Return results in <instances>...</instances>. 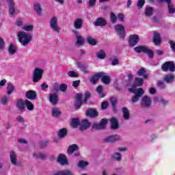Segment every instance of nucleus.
I'll return each mask as SVG.
<instances>
[{
  "label": "nucleus",
  "instance_id": "nucleus-1",
  "mask_svg": "<svg viewBox=\"0 0 175 175\" xmlns=\"http://www.w3.org/2000/svg\"><path fill=\"white\" fill-rule=\"evenodd\" d=\"M18 39L22 46H27L32 41V34L25 31H18Z\"/></svg>",
  "mask_w": 175,
  "mask_h": 175
},
{
  "label": "nucleus",
  "instance_id": "nucleus-2",
  "mask_svg": "<svg viewBox=\"0 0 175 175\" xmlns=\"http://www.w3.org/2000/svg\"><path fill=\"white\" fill-rule=\"evenodd\" d=\"M44 72V71L43 70V69L36 68L32 75L33 83H39V81L42 80V77H43Z\"/></svg>",
  "mask_w": 175,
  "mask_h": 175
},
{
  "label": "nucleus",
  "instance_id": "nucleus-3",
  "mask_svg": "<svg viewBox=\"0 0 175 175\" xmlns=\"http://www.w3.org/2000/svg\"><path fill=\"white\" fill-rule=\"evenodd\" d=\"M135 53H146L149 55V57L154 58V52L152 50L146 49V46L140 45L134 48Z\"/></svg>",
  "mask_w": 175,
  "mask_h": 175
},
{
  "label": "nucleus",
  "instance_id": "nucleus-4",
  "mask_svg": "<svg viewBox=\"0 0 175 175\" xmlns=\"http://www.w3.org/2000/svg\"><path fill=\"white\" fill-rule=\"evenodd\" d=\"M151 98L148 96H144L141 100V109H150L152 103Z\"/></svg>",
  "mask_w": 175,
  "mask_h": 175
},
{
  "label": "nucleus",
  "instance_id": "nucleus-5",
  "mask_svg": "<svg viewBox=\"0 0 175 175\" xmlns=\"http://www.w3.org/2000/svg\"><path fill=\"white\" fill-rule=\"evenodd\" d=\"M49 24H50V27H51V29H53V31L54 32L58 33V32H59V31H61V28L58 25V19L57 18L56 16H53L51 18Z\"/></svg>",
  "mask_w": 175,
  "mask_h": 175
},
{
  "label": "nucleus",
  "instance_id": "nucleus-6",
  "mask_svg": "<svg viewBox=\"0 0 175 175\" xmlns=\"http://www.w3.org/2000/svg\"><path fill=\"white\" fill-rule=\"evenodd\" d=\"M162 70L163 72H175V64L174 62H165L161 67Z\"/></svg>",
  "mask_w": 175,
  "mask_h": 175
},
{
  "label": "nucleus",
  "instance_id": "nucleus-7",
  "mask_svg": "<svg viewBox=\"0 0 175 175\" xmlns=\"http://www.w3.org/2000/svg\"><path fill=\"white\" fill-rule=\"evenodd\" d=\"M107 119H102L99 124H94L92 126V129H96V131L106 129V125H107Z\"/></svg>",
  "mask_w": 175,
  "mask_h": 175
},
{
  "label": "nucleus",
  "instance_id": "nucleus-8",
  "mask_svg": "<svg viewBox=\"0 0 175 175\" xmlns=\"http://www.w3.org/2000/svg\"><path fill=\"white\" fill-rule=\"evenodd\" d=\"M115 31L122 39H125V27L121 24H118L114 26Z\"/></svg>",
  "mask_w": 175,
  "mask_h": 175
},
{
  "label": "nucleus",
  "instance_id": "nucleus-9",
  "mask_svg": "<svg viewBox=\"0 0 175 175\" xmlns=\"http://www.w3.org/2000/svg\"><path fill=\"white\" fill-rule=\"evenodd\" d=\"M139 40L140 38L137 34L131 35L129 39V44L131 47H135Z\"/></svg>",
  "mask_w": 175,
  "mask_h": 175
},
{
  "label": "nucleus",
  "instance_id": "nucleus-10",
  "mask_svg": "<svg viewBox=\"0 0 175 175\" xmlns=\"http://www.w3.org/2000/svg\"><path fill=\"white\" fill-rule=\"evenodd\" d=\"M121 137L118 135H109L104 139L105 143H116V142H120Z\"/></svg>",
  "mask_w": 175,
  "mask_h": 175
},
{
  "label": "nucleus",
  "instance_id": "nucleus-11",
  "mask_svg": "<svg viewBox=\"0 0 175 175\" xmlns=\"http://www.w3.org/2000/svg\"><path fill=\"white\" fill-rule=\"evenodd\" d=\"M9 8V14L10 16H14L16 13V3L13 0H7Z\"/></svg>",
  "mask_w": 175,
  "mask_h": 175
},
{
  "label": "nucleus",
  "instance_id": "nucleus-12",
  "mask_svg": "<svg viewBox=\"0 0 175 175\" xmlns=\"http://www.w3.org/2000/svg\"><path fill=\"white\" fill-rule=\"evenodd\" d=\"M72 32L75 33L77 42L75 43L76 46H83L84 44V38L83 36H80L79 31L74 30Z\"/></svg>",
  "mask_w": 175,
  "mask_h": 175
},
{
  "label": "nucleus",
  "instance_id": "nucleus-13",
  "mask_svg": "<svg viewBox=\"0 0 175 175\" xmlns=\"http://www.w3.org/2000/svg\"><path fill=\"white\" fill-rule=\"evenodd\" d=\"M153 43L155 46H161V43H162L161 34L157 31H154L153 33Z\"/></svg>",
  "mask_w": 175,
  "mask_h": 175
},
{
  "label": "nucleus",
  "instance_id": "nucleus-14",
  "mask_svg": "<svg viewBox=\"0 0 175 175\" xmlns=\"http://www.w3.org/2000/svg\"><path fill=\"white\" fill-rule=\"evenodd\" d=\"M142 95H144V90H143V88H138L137 92L135 93V96L133 97V103H136V102L140 99Z\"/></svg>",
  "mask_w": 175,
  "mask_h": 175
},
{
  "label": "nucleus",
  "instance_id": "nucleus-15",
  "mask_svg": "<svg viewBox=\"0 0 175 175\" xmlns=\"http://www.w3.org/2000/svg\"><path fill=\"white\" fill-rule=\"evenodd\" d=\"M94 25L95 27H105L107 25V21L105 18H97L94 22Z\"/></svg>",
  "mask_w": 175,
  "mask_h": 175
},
{
  "label": "nucleus",
  "instance_id": "nucleus-16",
  "mask_svg": "<svg viewBox=\"0 0 175 175\" xmlns=\"http://www.w3.org/2000/svg\"><path fill=\"white\" fill-rule=\"evenodd\" d=\"M77 66L80 68V70L81 72H83V73H88L90 72V70L88 69V65L86 64H83L81 62H77L76 63Z\"/></svg>",
  "mask_w": 175,
  "mask_h": 175
},
{
  "label": "nucleus",
  "instance_id": "nucleus-17",
  "mask_svg": "<svg viewBox=\"0 0 175 175\" xmlns=\"http://www.w3.org/2000/svg\"><path fill=\"white\" fill-rule=\"evenodd\" d=\"M111 121V129L112 131H116L117 129H119L120 124H118V120L116 118H111L110 119Z\"/></svg>",
  "mask_w": 175,
  "mask_h": 175
},
{
  "label": "nucleus",
  "instance_id": "nucleus-18",
  "mask_svg": "<svg viewBox=\"0 0 175 175\" xmlns=\"http://www.w3.org/2000/svg\"><path fill=\"white\" fill-rule=\"evenodd\" d=\"M137 75L140 77H143V79H144L145 80H146V79H148V75H147V70L144 67H142L137 70Z\"/></svg>",
  "mask_w": 175,
  "mask_h": 175
},
{
  "label": "nucleus",
  "instance_id": "nucleus-19",
  "mask_svg": "<svg viewBox=\"0 0 175 175\" xmlns=\"http://www.w3.org/2000/svg\"><path fill=\"white\" fill-rule=\"evenodd\" d=\"M118 100L116 97H111L109 98V103L112 106V110L114 113H117V103Z\"/></svg>",
  "mask_w": 175,
  "mask_h": 175
},
{
  "label": "nucleus",
  "instance_id": "nucleus-20",
  "mask_svg": "<svg viewBox=\"0 0 175 175\" xmlns=\"http://www.w3.org/2000/svg\"><path fill=\"white\" fill-rule=\"evenodd\" d=\"M90 122H88L87 119H84L80 124L79 130L82 131H87L88 129L90 128Z\"/></svg>",
  "mask_w": 175,
  "mask_h": 175
},
{
  "label": "nucleus",
  "instance_id": "nucleus-21",
  "mask_svg": "<svg viewBox=\"0 0 175 175\" xmlns=\"http://www.w3.org/2000/svg\"><path fill=\"white\" fill-rule=\"evenodd\" d=\"M25 96L30 100H35V99H36V92L33 90H28L26 92Z\"/></svg>",
  "mask_w": 175,
  "mask_h": 175
},
{
  "label": "nucleus",
  "instance_id": "nucleus-22",
  "mask_svg": "<svg viewBox=\"0 0 175 175\" xmlns=\"http://www.w3.org/2000/svg\"><path fill=\"white\" fill-rule=\"evenodd\" d=\"M80 150V148L77 144H72L68 146L67 152L68 155H72L75 151H79Z\"/></svg>",
  "mask_w": 175,
  "mask_h": 175
},
{
  "label": "nucleus",
  "instance_id": "nucleus-23",
  "mask_svg": "<svg viewBox=\"0 0 175 175\" xmlns=\"http://www.w3.org/2000/svg\"><path fill=\"white\" fill-rule=\"evenodd\" d=\"M49 101L55 106L58 103V94L56 93L49 94Z\"/></svg>",
  "mask_w": 175,
  "mask_h": 175
},
{
  "label": "nucleus",
  "instance_id": "nucleus-24",
  "mask_svg": "<svg viewBox=\"0 0 175 175\" xmlns=\"http://www.w3.org/2000/svg\"><path fill=\"white\" fill-rule=\"evenodd\" d=\"M73 24L75 29H81L83 28V19L77 18L74 21Z\"/></svg>",
  "mask_w": 175,
  "mask_h": 175
},
{
  "label": "nucleus",
  "instance_id": "nucleus-25",
  "mask_svg": "<svg viewBox=\"0 0 175 175\" xmlns=\"http://www.w3.org/2000/svg\"><path fill=\"white\" fill-rule=\"evenodd\" d=\"M57 161L60 165H68V159H66V156L65 154H59Z\"/></svg>",
  "mask_w": 175,
  "mask_h": 175
},
{
  "label": "nucleus",
  "instance_id": "nucleus-26",
  "mask_svg": "<svg viewBox=\"0 0 175 175\" xmlns=\"http://www.w3.org/2000/svg\"><path fill=\"white\" fill-rule=\"evenodd\" d=\"M103 72H98L97 74H95L93 77H92V78L90 79V81L91 83H92V84H96V82L98 81V80H99V79H100V77H102V76H103Z\"/></svg>",
  "mask_w": 175,
  "mask_h": 175
},
{
  "label": "nucleus",
  "instance_id": "nucleus-27",
  "mask_svg": "<svg viewBox=\"0 0 175 175\" xmlns=\"http://www.w3.org/2000/svg\"><path fill=\"white\" fill-rule=\"evenodd\" d=\"M10 159L11 163L16 166V165H17V154L14 151H11L10 152Z\"/></svg>",
  "mask_w": 175,
  "mask_h": 175
},
{
  "label": "nucleus",
  "instance_id": "nucleus-28",
  "mask_svg": "<svg viewBox=\"0 0 175 175\" xmlns=\"http://www.w3.org/2000/svg\"><path fill=\"white\" fill-rule=\"evenodd\" d=\"M174 78H175L174 75L168 74L164 76L163 81H165L167 84H171V83H173V81H174Z\"/></svg>",
  "mask_w": 175,
  "mask_h": 175
},
{
  "label": "nucleus",
  "instance_id": "nucleus-29",
  "mask_svg": "<svg viewBox=\"0 0 175 175\" xmlns=\"http://www.w3.org/2000/svg\"><path fill=\"white\" fill-rule=\"evenodd\" d=\"M86 116H88V117H91L92 118L98 117V111H95L94 109H89L86 111Z\"/></svg>",
  "mask_w": 175,
  "mask_h": 175
},
{
  "label": "nucleus",
  "instance_id": "nucleus-30",
  "mask_svg": "<svg viewBox=\"0 0 175 175\" xmlns=\"http://www.w3.org/2000/svg\"><path fill=\"white\" fill-rule=\"evenodd\" d=\"M33 9L38 16H42V6L39 3H33Z\"/></svg>",
  "mask_w": 175,
  "mask_h": 175
},
{
  "label": "nucleus",
  "instance_id": "nucleus-31",
  "mask_svg": "<svg viewBox=\"0 0 175 175\" xmlns=\"http://www.w3.org/2000/svg\"><path fill=\"white\" fill-rule=\"evenodd\" d=\"M122 111L123 113V118L124 120H129V118H131V114L129 113V110L128 108L123 107L122 108Z\"/></svg>",
  "mask_w": 175,
  "mask_h": 175
},
{
  "label": "nucleus",
  "instance_id": "nucleus-32",
  "mask_svg": "<svg viewBox=\"0 0 175 175\" xmlns=\"http://www.w3.org/2000/svg\"><path fill=\"white\" fill-rule=\"evenodd\" d=\"M16 107L19 109V110H21V111H24V109H25V101L23 100H18L16 102Z\"/></svg>",
  "mask_w": 175,
  "mask_h": 175
},
{
  "label": "nucleus",
  "instance_id": "nucleus-33",
  "mask_svg": "<svg viewBox=\"0 0 175 175\" xmlns=\"http://www.w3.org/2000/svg\"><path fill=\"white\" fill-rule=\"evenodd\" d=\"M68 135V130L66 129H62L59 131L58 137L59 139H64Z\"/></svg>",
  "mask_w": 175,
  "mask_h": 175
},
{
  "label": "nucleus",
  "instance_id": "nucleus-34",
  "mask_svg": "<svg viewBox=\"0 0 175 175\" xmlns=\"http://www.w3.org/2000/svg\"><path fill=\"white\" fill-rule=\"evenodd\" d=\"M144 83V81L143 80V79L140 77H137L135 79L134 85H135L136 87H142Z\"/></svg>",
  "mask_w": 175,
  "mask_h": 175
},
{
  "label": "nucleus",
  "instance_id": "nucleus-35",
  "mask_svg": "<svg viewBox=\"0 0 175 175\" xmlns=\"http://www.w3.org/2000/svg\"><path fill=\"white\" fill-rule=\"evenodd\" d=\"M8 52L10 55H14V54H16V53L17 52V49L13 44H10V46L8 48Z\"/></svg>",
  "mask_w": 175,
  "mask_h": 175
},
{
  "label": "nucleus",
  "instance_id": "nucleus-36",
  "mask_svg": "<svg viewBox=\"0 0 175 175\" xmlns=\"http://www.w3.org/2000/svg\"><path fill=\"white\" fill-rule=\"evenodd\" d=\"M87 42L91 46H96V44H98V42H96V40L91 36H88L87 38Z\"/></svg>",
  "mask_w": 175,
  "mask_h": 175
},
{
  "label": "nucleus",
  "instance_id": "nucleus-37",
  "mask_svg": "<svg viewBox=\"0 0 175 175\" xmlns=\"http://www.w3.org/2000/svg\"><path fill=\"white\" fill-rule=\"evenodd\" d=\"M152 13H154V9L152 7H148L145 10L146 17H151V16H152Z\"/></svg>",
  "mask_w": 175,
  "mask_h": 175
},
{
  "label": "nucleus",
  "instance_id": "nucleus-38",
  "mask_svg": "<svg viewBox=\"0 0 175 175\" xmlns=\"http://www.w3.org/2000/svg\"><path fill=\"white\" fill-rule=\"evenodd\" d=\"M96 57L99 58V59H105L106 58V53L103 49H100L97 53Z\"/></svg>",
  "mask_w": 175,
  "mask_h": 175
},
{
  "label": "nucleus",
  "instance_id": "nucleus-39",
  "mask_svg": "<svg viewBox=\"0 0 175 175\" xmlns=\"http://www.w3.org/2000/svg\"><path fill=\"white\" fill-rule=\"evenodd\" d=\"M79 125H80V120L79 118H72L71 120V126L72 128H76L77 126H79Z\"/></svg>",
  "mask_w": 175,
  "mask_h": 175
},
{
  "label": "nucleus",
  "instance_id": "nucleus-40",
  "mask_svg": "<svg viewBox=\"0 0 175 175\" xmlns=\"http://www.w3.org/2000/svg\"><path fill=\"white\" fill-rule=\"evenodd\" d=\"M53 175H73V173H72L70 171L68 170H65L63 171H59L57 173L53 174Z\"/></svg>",
  "mask_w": 175,
  "mask_h": 175
},
{
  "label": "nucleus",
  "instance_id": "nucleus-41",
  "mask_svg": "<svg viewBox=\"0 0 175 175\" xmlns=\"http://www.w3.org/2000/svg\"><path fill=\"white\" fill-rule=\"evenodd\" d=\"M111 158L113 159L115 161L120 162L121 159H122V155L120 152H116L111 156Z\"/></svg>",
  "mask_w": 175,
  "mask_h": 175
},
{
  "label": "nucleus",
  "instance_id": "nucleus-42",
  "mask_svg": "<svg viewBox=\"0 0 175 175\" xmlns=\"http://www.w3.org/2000/svg\"><path fill=\"white\" fill-rule=\"evenodd\" d=\"M104 75L101 77V81L104 84H110V77L107 75H105V72H103Z\"/></svg>",
  "mask_w": 175,
  "mask_h": 175
},
{
  "label": "nucleus",
  "instance_id": "nucleus-43",
  "mask_svg": "<svg viewBox=\"0 0 175 175\" xmlns=\"http://www.w3.org/2000/svg\"><path fill=\"white\" fill-rule=\"evenodd\" d=\"M25 105H26L27 110H29L30 111H32V110H33V104H32L31 101L25 100Z\"/></svg>",
  "mask_w": 175,
  "mask_h": 175
},
{
  "label": "nucleus",
  "instance_id": "nucleus-44",
  "mask_svg": "<svg viewBox=\"0 0 175 175\" xmlns=\"http://www.w3.org/2000/svg\"><path fill=\"white\" fill-rule=\"evenodd\" d=\"M14 91V86L12 83H8L7 87V94L8 95H12Z\"/></svg>",
  "mask_w": 175,
  "mask_h": 175
},
{
  "label": "nucleus",
  "instance_id": "nucleus-45",
  "mask_svg": "<svg viewBox=\"0 0 175 175\" xmlns=\"http://www.w3.org/2000/svg\"><path fill=\"white\" fill-rule=\"evenodd\" d=\"M9 100H10V97L8 96H3L1 98V104L3 105L4 106H8V103H9Z\"/></svg>",
  "mask_w": 175,
  "mask_h": 175
},
{
  "label": "nucleus",
  "instance_id": "nucleus-46",
  "mask_svg": "<svg viewBox=\"0 0 175 175\" xmlns=\"http://www.w3.org/2000/svg\"><path fill=\"white\" fill-rule=\"evenodd\" d=\"M52 116L53 117L58 118L61 116V112L58 108H53L52 109Z\"/></svg>",
  "mask_w": 175,
  "mask_h": 175
},
{
  "label": "nucleus",
  "instance_id": "nucleus-47",
  "mask_svg": "<svg viewBox=\"0 0 175 175\" xmlns=\"http://www.w3.org/2000/svg\"><path fill=\"white\" fill-rule=\"evenodd\" d=\"M96 91L98 94L100 95V98H105V96H106V95H105L103 93V87H102V85H99L96 88Z\"/></svg>",
  "mask_w": 175,
  "mask_h": 175
},
{
  "label": "nucleus",
  "instance_id": "nucleus-48",
  "mask_svg": "<svg viewBox=\"0 0 175 175\" xmlns=\"http://www.w3.org/2000/svg\"><path fill=\"white\" fill-rule=\"evenodd\" d=\"M85 166H88V162L84 160H80L78 163V167H81V169H83Z\"/></svg>",
  "mask_w": 175,
  "mask_h": 175
},
{
  "label": "nucleus",
  "instance_id": "nucleus-49",
  "mask_svg": "<svg viewBox=\"0 0 175 175\" xmlns=\"http://www.w3.org/2000/svg\"><path fill=\"white\" fill-rule=\"evenodd\" d=\"M90 98H91V93H90V92H86L85 93L84 99L83 100V104L87 105V101L88 100V99H90Z\"/></svg>",
  "mask_w": 175,
  "mask_h": 175
},
{
  "label": "nucleus",
  "instance_id": "nucleus-50",
  "mask_svg": "<svg viewBox=\"0 0 175 175\" xmlns=\"http://www.w3.org/2000/svg\"><path fill=\"white\" fill-rule=\"evenodd\" d=\"M110 20L112 24H116L117 23V15L113 12H111Z\"/></svg>",
  "mask_w": 175,
  "mask_h": 175
},
{
  "label": "nucleus",
  "instance_id": "nucleus-51",
  "mask_svg": "<svg viewBox=\"0 0 175 175\" xmlns=\"http://www.w3.org/2000/svg\"><path fill=\"white\" fill-rule=\"evenodd\" d=\"M68 90V85L66 83H62L59 85V91H62V92H66V90Z\"/></svg>",
  "mask_w": 175,
  "mask_h": 175
},
{
  "label": "nucleus",
  "instance_id": "nucleus-52",
  "mask_svg": "<svg viewBox=\"0 0 175 175\" xmlns=\"http://www.w3.org/2000/svg\"><path fill=\"white\" fill-rule=\"evenodd\" d=\"M144 3H146V0H138L137 3L138 9H142L144 6Z\"/></svg>",
  "mask_w": 175,
  "mask_h": 175
},
{
  "label": "nucleus",
  "instance_id": "nucleus-53",
  "mask_svg": "<svg viewBox=\"0 0 175 175\" xmlns=\"http://www.w3.org/2000/svg\"><path fill=\"white\" fill-rule=\"evenodd\" d=\"M23 29L24 31H33V25H25V26L23 27Z\"/></svg>",
  "mask_w": 175,
  "mask_h": 175
},
{
  "label": "nucleus",
  "instance_id": "nucleus-54",
  "mask_svg": "<svg viewBox=\"0 0 175 175\" xmlns=\"http://www.w3.org/2000/svg\"><path fill=\"white\" fill-rule=\"evenodd\" d=\"M34 158H40L41 159H44V158H46V154H43V153H34Z\"/></svg>",
  "mask_w": 175,
  "mask_h": 175
},
{
  "label": "nucleus",
  "instance_id": "nucleus-55",
  "mask_svg": "<svg viewBox=\"0 0 175 175\" xmlns=\"http://www.w3.org/2000/svg\"><path fill=\"white\" fill-rule=\"evenodd\" d=\"M82 105L83 101H76V103L74 104V107L76 110H79Z\"/></svg>",
  "mask_w": 175,
  "mask_h": 175
},
{
  "label": "nucleus",
  "instance_id": "nucleus-56",
  "mask_svg": "<svg viewBox=\"0 0 175 175\" xmlns=\"http://www.w3.org/2000/svg\"><path fill=\"white\" fill-rule=\"evenodd\" d=\"M67 75L69 77H77L79 76V74L75 71H69Z\"/></svg>",
  "mask_w": 175,
  "mask_h": 175
},
{
  "label": "nucleus",
  "instance_id": "nucleus-57",
  "mask_svg": "<svg viewBox=\"0 0 175 175\" xmlns=\"http://www.w3.org/2000/svg\"><path fill=\"white\" fill-rule=\"evenodd\" d=\"M157 86L159 87V88H161L162 90L166 88V85H165V83L162 81H157Z\"/></svg>",
  "mask_w": 175,
  "mask_h": 175
},
{
  "label": "nucleus",
  "instance_id": "nucleus-58",
  "mask_svg": "<svg viewBox=\"0 0 175 175\" xmlns=\"http://www.w3.org/2000/svg\"><path fill=\"white\" fill-rule=\"evenodd\" d=\"M118 18L121 21L122 23H124L125 21V16L122 13H119L118 14Z\"/></svg>",
  "mask_w": 175,
  "mask_h": 175
},
{
  "label": "nucleus",
  "instance_id": "nucleus-59",
  "mask_svg": "<svg viewBox=\"0 0 175 175\" xmlns=\"http://www.w3.org/2000/svg\"><path fill=\"white\" fill-rule=\"evenodd\" d=\"M118 64H120V59H118V58L116 57L111 60L112 66H116V65H118Z\"/></svg>",
  "mask_w": 175,
  "mask_h": 175
},
{
  "label": "nucleus",
  "instance_id": "nucleus-60",
  "mask_svg": "<svg viewBox=\"0 0 175 175\" xmlns=\"http://www.w3.org/2000/svg\"><path fill=\"white\" fill-rule=\"evenodd\" d=\"M168 43H169V44H170V47H171V49H172L173 53H175V42H174V41H173V40H170V41L168 42Z\"/></svg>",
  "mask_w": 175,
  "mask_h": 175
},
{
  "label": "nucleus",
  "instance_id": "nucleus-61",
  "mask_svg": "<svg viewBox=\"0 0 175 175\" xmlns=\"http://www.w3.org/2000/svg\"><path fill=\"white\" fill-rule=\"evenodd\" d=\"M96 3V0H89L88 2V5L90 6V8H94Z\"/></svg>",
  "mask_w": 175,
  "mask_h": 175
},
{
  "label": "nucleus",
  "instance_id": "nucleus-62",
  "mask_svg": "<svg viewBox=\"0 0 175 175\" xmlns=\"http://www.w3.org/2000/svg\"><path fill=\"white\" fill-rule=\"evenodd\" d=\"M108 106H109V102L107 101H103L101 103V109H103V110L107 109Z\"/></svg>",
  "mask_w": 175,
  "mask_h": 175
},
{
  "label": "nucleus",
  "instance_id": "nucleus-63",
  "mask_svg": "<svg viewBox=\"0 0 175 175\" xmlns=\"http://www.w3.org/2000/svg\"><path fill=\"white\" fill-rule=\"evenodd\" d=\"M47 144H49V141L40 142V148H45V147H47Z\"/></svg>",
  "mask_w": 175,
  "mask_h": 175
},
{
  "label": "nucleus",
  "instance_id": "nucleus-64",
  "mask_svg": "<svg viewBox=\"0 0 175 175\" xmlns=\"http://www.w3.org/2000/svg\"><path fill=\"white\" fill-rule=\"evenodd\" d=\"M53 90L58 92V91H59V85H58L57 83H55L53 86Z\"/></svg>",
  "mask_w": 175,
  "mask_h": 175
}]
</instances>
